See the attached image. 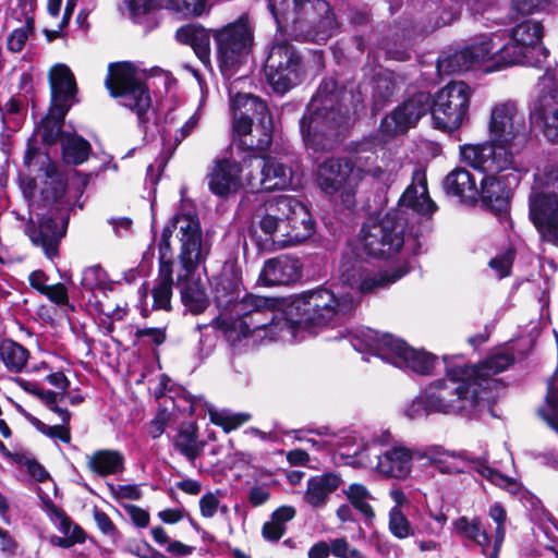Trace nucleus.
Listing matches in <instances>:
<instances>
[{
	"instance_id": "nucleus-1",
	"label": "nucleus",
	"mask_w": 558,
	"mask_h": 558,
	"mask_svg": "<svg viewBox=\"0 0 558 558\" xmlns=\"http://www.w3.org/2000/svg\"><path fill=\"white\" fill-rule=\"evenodd\" d=\"M408 272L405 263L388 275L375 270L365 260L345 259L340 266L342 284L304 292L293 298L283 312L277 310L276 322L281 328L274 340L292 339L298 328L312 329L341 322L354 307L355 294L373 292Z\"/></svg>"
},
{
	"instance_id": "nucleus-2",
	"label": "nucleus",
	"mask_w": 558,
	"mask_h": 558,
	"mask_svg": "<svg viewBox=\"0 0 558 558\" xmlns=\"http://www.w3.org/2000/svg\"><path fill=\"white\" fill-rule=\"evenodd\" d=\"M213 290L218 315L210 326L233 353L252 351L280 333L276 300L248 293L242 295L241 276L233 267L223 268L215 278Z\"/></svg>"
},
{
	"instance_id": "nucleus-3",
	"label": "nucleus",
	"mask_w": 558,
	"mask_h": 558,
	"mask_svg": "<svg viewBox=\"0 0 558 558\" xmlns=\"http://www.w3.org/2000/svg\"><path fill=\"white\" fill-rule=\"evenodd\" d=\"M446 379L430 384L424 393L433 413L452 414L476 408L488 400L486 390L497 387L493 377L514 361L511 353L498 350L476 366H469L461 355H444Z\"/></svg>"
},
{
	"instance_id": "nucleus-4",
	"label": "nucleus",
	"mask_w": 558,
	"mask_h": 558,
	"mask_svg": "<svg viewBox=\"0 0 558 558\" xmlns=\"http://www.w3.org/2000/svg\"><path fill=\"white\" fill-rule=\"evenodd\" d=\"M488 131L487 142L461 147L463 161L478 171L517 169L514 154L526 144L530 136L525 113L514 101L496 104L490 111Z\"/></svg>"
},
{
	"instance_id": "nucleus-5",
	"label": "nucleus",
	"mask_w": 558,
	"mask_h": 558,
	"mask_svg": "<svg viewBox=\"0 0 558 558\" xmlns=\"http://www.w3.org/2000/svg\"><path fill=\"white\" fill-rule=\"evenodd\" d=\"M173 228H178L181 242L179 255L183 274L178 275L181 303L192 315H199L209 306V298L204 282L195 278V268L205 262L210 247L203 240L196 207L190 201L181 203L179 211L173 217Z\"/></svg>"
},
{
	"instance_id": "nucleus-6",
	"label": "nucleus",
	"mask_w": 558,
	"mask_h": 558,
	"mask_svg": "<svg viewBox=\"0 0 558 558\" xmlns=\"http://www.w3.org/2000/svg\"><path fill=\"white\" fill-rule=\"evenodd\" d=\"M348 122V110L338 101L336 81L324 80L300 122L305 146L315 153L332 149Z\"/></svg>"
},
{
	"instance_id": "nucleus-7",
	"label": "nucleus",
	"mask_w": 558,
	"mask_h": 558,
	"mask_svg": "<svg viewBox=\"0 0 558 558\" xmlns=\"http://www.w3.org/2000/svg\"><path fill=\"white\" fill-rule=\"evenodd\" d=\"M268 8L278 27L296 40L325 43L337 28L326 0H268Z\"/></svg>"
},
{
	"instance_id": "nucleus-8",
	"label": "nucleus",
	"mask_w": 558,
	"mask_h": 558,
	"mask_svg": "<svg viewBox=\"0 0 558 558\" xmlns=\"http://www.w3.org/2000/svg\"><path fill=\"white\" fill-rule=\"evenodd\" d=\"M350 342L361 353H371L399 368L411 369L421 375L429 374L437 362L435 355L410 348L401 339L371 328L356 329L350 335Z\"/></svg>"
},
{
	"instance_id": "nucleus-9",
	"label": "nucleus",
	"mask_w": 558,
	"mask_h": 558,
	"mask_svg": "<svg viewBox=\"0 0 558 558\" xmlns=\"http://www.w3.org/2000/svg\"><path fill=\"white\" fill-rule=\"evenodd\" d=\"M504 32H493L474 36L464 47L438 58L437 69L447 74L468 71L473 66L485 65L488 72L499 71L511 65L506 58Z\"/></svg>"
},
{
	"instance_id": "nucleus-10",
	"label": "nucleus",
	"mask_w": 558,
	"mask_h": 558,
	"mask_svg": "<svg viewBox=\"0 0 558 558\" xmlns=\"http://www.w3.org/2000/svg\"><path fill=\"white\" fill-rule=\"evenodd\" d=\"M111 96L119 98L120 104L137 116L140 128L148 130L156 124V113L147 86L138 78L135 66L130 62L109 65L105 80Z\"/></svg>"
},
{
	"instance_id": "nucleus-11",
	"label": "nucleus",
	"mask_w": 558,
	"mask_h": 558,
	"mask_svg": "<svg viewBox=\"0 0 558 558\" xmlns=\"http://www.w3.org/2000/svg\"><path fill=\"white\" fill-rule=\"evenodd\" d=\"M219 68L227 81L246 64L254 44V27L247 15L215 31Z\"/></svg>"
},
{
	"instance_id": "nucleus-12",
	"label": "nucleus",
	"mask_w": 558,
	"mask_h": 558,
	"mask_svg": "<svg viewBox=\"0 0 558 558\" xmlns=\"http://www.w3.org/2000/svg\"><path fill=\"white\" fill-rule=\"evenodd\" d=\"M529 217L541 238L558 246V173H536L529 196Z\"/></svg>"
},
{
	"instance_id": "nucleus-13",
	"label": "nucleus",
	"mask_w": 558,
	"mask_h": 558,
	"mask_svg": "<svg viewBox=\"0 0 558 558\" xmlns=\"http://www.w3.org/2000/svg\"><path fill=\"white\" fill-rule=\"evenodd\" d=\"M365 165L361 155L352 158H330L319 165L317 181L329 195L338 194L348 208L355 204V194L363 181Z\"/></svg>"
},
{
	"instance_id": "nucleus-14",
	"label": "nucleus",
	"mask_w": 558,
	"mask_h": 558,
	"mask_svg": "<svg viewBox=\"0 0 558 558\" xmlns=\"http://www.w3.org/2000/svg\"><path fill=\"white\" fill-rule=\"evenodd\" d=\"M488 517L494 526L484 524L480 517L466 515L454 520L452 526L456 534L481 547L484 555L497 558L506 536L507 512L500 504L495 502L489 506Z\"/></svg>"
},
{
	"instance_id": "nucleus-15",
	"label": "nucleus",
	"mask_w": 558,
	"mask_h": 558,
	"mask_svg": "<svg viewBox=\"0 0 558 558\" xmlns=\"http://www.w3.org/2000/svg\"><path fill=\"white\" fill-rule=\"evenodd\" d=\"M472 88L462 81L451 82L433 97L429 109L435 129L454 132L469 121Z\"/></svg>"
},
{
	"instance_id": "nucleus-16",
	"label": "nucleus",
	"mask_w": 558,
	"mask_h": 558,
	"mask_svg": "<svg viewBox=\"0 0 558 558\" xmlns=\"http://www.w3.org/2000/svg\"><path fill=\"white\" fill-rule=\"evenodd\" d=\"M404 220L396 211L385 216H372L363 225L360 232V244L363 251L374 257H389L404 243Z\"/></svg>"
},
{
	"instance_id": "nucleus-17",
	"label": "nucleus",
	"mask_w": 558,
	"mask_h": 558,
	"mask_svg": "<svg viewBox=\"0 0 558 558\" xmlns=\"http://www.w3.org/2000/svg\"><path fill=\"white\" fill-rule=\"evenodd\" d=\"M264 72L272 89L283 94L301 83L305 74V64L293 45L278 41L269 50Z\"/></svg>"
},
{
	"instance_id": "nucleus-18",
	"label": "nucleus",
	"mask_w": 558,
	"mask_h": 558,
	"mask_svg": "<svg viewBox=\"0 0 558 558\" xmlns=\"http://www.w3.org/2000/svg\"><path fill=\"white\" fill-rule=\"evenodd\" d=\"M543 26L534 20H525L515 25L506 41V58L511 65L541 66L548 57L542 45Z\"/></svg>"
},
{
	"instance_id": "nucleus-19",
	"label": "nucleus",
	"mask_w": 558,
	"mask_h": 558,
	"mask_svg": "<svg viewBox=\"0 0 558 558\" xmlns=\"http://www.w3.org/2000/svg\"><path fill=\"white\" fill-rule=\"evenodd\" d=\"M429 456L438 464L441 472L461 473L470 468L490 483L507 489L512 495H517L520 492V485L517 481L492 469L484 460L469 458L463 451L449 452L440 447H435L429 450Z\"/></svg>"
},
{
	"instance_id": "nucleus-20",
	"label": "nucleus",
	"mask_w": 558,
	"mask_h": 558,
	"mask_svg": "<svg viewBox=\"0 0 558 558\" xmlns=\"http://www.w3.org/2000/svg\"><path fill=\"white\" fill-rule=\"evenodd\" d=\"M538 95L531 118L542 125L544 136L558 143V70L547 69L537 83Z\"/></svg>"
},
{
	"instance_id": "nucleus-21",
	"label": "nucleus",
	"mask_w": 558,
	"mask_h": 558,
	"mask_svg": "<svg viewBox=\"0 0 558 558\" xmlns=\"http://www.w3.org/2000/svg\"><path fill=\"white\" fill-rule=\"evenodd\" d=\"M414 451L403 446H393L385 451L376 445L365 447L357 453V462L364 468L375 470L388 478L403 480L412 471Z\"/></svg>"
},
{
	"instance_id": "nucleus-22",
	"label": "nucleus",
	"mask_w": 558,
	"mask_h": 558,
	"mask_svg": "<svg viewBox=\"0 0 558 558\" xmlns=\"http://www.w3.org/2000/svg\"><path fill=\"white\" fill-rule=\"evenodd\" d=\"M250 81V77L243 73L230 80L228 84L232 134H243L250 122L270 116L267 104L263 99L242 90Z\"/></svg>"
},
{
	"instance_id": "nucleus-23",
	"label": "nucleus",
	"mask_w": 558,
	"mask_h": 558,
	"mask_svg": "<svg viewBox=\"0 0 558 558\" xmlns=\"http://www.w3.org/2000/svg\"><path fill=\"white\" fill-rule=\"evenodd\" d=\"M245 163L250 170L244 181L252 190H284L291 185L292 170L275 157H253Z\"/></svg>"
},
{
	"instance_id": "nucleus-24",
	"label": "nucleus",
	"mask_w": 558,
	"mask_h": 558,
	"mask_svg": "<svg viewBox=\"0 0 558 558\" xmlns=\"http://www.w3.org/2000/svg\"><path fill=\"white\" fill-rule=\"evenodd\" d=\"M428 109L429 94L417 93L386 116L379 131L387 138L404 134L417 123Z\"/></svg>"
},
{
	"instance_id": "nucleus-25",
	"label": "nucleus",
	"mask_w": 558,
	"mask_h": 558,
	"mask_svg": "<svg viewBox=\"0 0 558 558\" xmlns=\"http://www.w3.org/2000/svg\"><path fill=\"white\" fill-rule=\"evenodd\" d=\"M289 196L280 195L267 199L255 213L253 222L257 223L265 235L269 236L275 244L278 240L286 239V211L289 207Z\"/></svg>"
},
{
	"instance_id": "nucleus-26",
	"label": "nucleus",
	"mask_w": 558,
	"mask_h": 558,
	"mask_svg": "<svg viewBox=\"0 0 558 558\" xmlns=\"http://www.w3.org/2000/svg\"><path fill=\"white\" fill-rule=\"evenodd\" d=\"M175 228H173V220L168 223L161 234L159 250H160V267L159 274L151 290L153 308L155 310H171L172 298V263L166 262L165 257L170 251V238Z\"/></svg>"
},
{
	"instance_id": "nucleus-27",
	"label": "nucleus",
	"mask_w": 558,
	"mask_h": 558,
	"mask_svg": "<svg viewBox=\"0 0 558 558\" xmlns=\"http://www.w3.org/2000/svg\"><path fill=\"white\" fill-rule=\"evenodd\" d=\"M290 209L286 211V239L278 240L279 247L302 243L314 232V222L307 207L296 198L289 196Z\"/></svg>"
},
{
	"instance_id": "nucleus-28",
	"label": "nucleus",
	"mask_w": 558,
	"mask_h": 558,
	"mask_svg": "<svg viewBox=\"0 0 558 558\" xmlns=\"http://www.w3.org/2000/svg\"><path fill=\"white\" fill-rule=\"evenodd\" d=\"M51 106L53 112L64 118L76 93V82L71 69L64 63L54 64L49 71Z\"/></svg>"
},
{
	"instance_id": "nucleus-29",
	"label": "nucleus",
	"mask_w": 558,
	"mask_h": 558,
	"mask_svg": "<svg viewBox=\"0 0 558 558\" xmlns=\"http://www.w3.org/2000/svg\"><path fill=\"white\" fill-rule=\"evenodd\" d=\"M68 218L64 215L58 217L45 216L40 219L38 229L27 228V234L32 243L40 246L49 259L58 256V246L65 235Z\"/></svg>"
},
{
	"instance_id": "nucleus-30",
	"label": "nucleus",
	"mask_w": 558,
	"mask_h": 558,
	"mask_svg": "<svg viewBox=\"0 0 558 558\" xmlns=\"http://www.w3.org/2000/svg\"><path fill=\"white\" fill-rule=\"evenodd\" d=\"M242 168L239 162L223 158L217 160L208 174L210 191L220 197H228L243 186Z\"/></svg>"
},
{
	"instance_id": "nucleus-31",
	"label": "nucleus",
	"mask_w": 558,
	"mask_h": 558,
	"mask_svg": "<svg viewBox=\"0 0 558 558\" xmlns=\"http://www.w3.org/2000/svg\"><path fill=\"white\" fill-rule=\"evenodd\" d=\"M302 265L295 257L280 255L265 262L259 280L265 286L289 284L301 277Z\"/></svg>"
},
{
	"instance_id": "nucleus-32",
	"label": "nucleus",
	"mask_w": 558,
	"mask_h": 558,
	"mask_svg": "<svg viewBox=\"0 0 558 558\" xmlns=\"http://www.w3.org/2000/svg\"><path fill=\"white\" fill-rule=\"evenodd\" d=\"M399 206L411 208L414 213L428 218L437 210V205L428 195L427 180L424 172L420 170L413 172L412 183L402 194Z\"/></svg>"
},
{
	"instance_id": "nucleus-33",
	"label": "nucleus",
	"mask_w": 558,
	"mask_h": 558,
	"mask_svg": "<svg viewBox=\"0 0 558 558\" xmlns=\"http://www.w3.org/2000/svg\"><path fill=\"white\" fill-rule=\"evenodd\" d=\"M342 483L339 474L327 472L308 478L304 500L314 508H322L327 504L329 496Z\"/></svg>"
},
{
	"instance_id": "nucleus-34",
	"label": "nucleus",
	"mask_w": 558,
	"mask_h": 558,
	"mask_svg": "<svg viewBox=\"0 0 558 558\" xmlns=\"http://www.w3.org/2000/svg\"><path fill=\"white\" fill-rule=\"evenodd\" d=\"M442 187L448 195L456 196L462 203H474L478 197L475 179L464 168H454L444 179Z\"/></svg>"
},
{
	"instance_id": "nucleus-35",
	"label": "nucleus",
	"mask_w": 558,
	"mask_h": 558,
	"mask_svg": "<svg viewBox=\"0 0 558 558\" xmlns=\"http://www.w3.org/2000/svg\"><path fill=\"white\" fill-rule=\"evenodd\" d=\"M179 43L189 45L204 65L210 63V36L206 28L197 24H186L175 32Z\"/></svg>"
},
{
	"instance_id": "nucleus-36",
	"label": "nucleus",
	"mask_w": 558,
	"mask_h": 558,
	"mask_svg": "<svg viewBox=\"0 0 558 558\" xmlns=\"http://www.w3.org/2000/svg\"><path fill=\"white\" fill-rule=\"evenodd\" d=\"M233 137L246 149H267L272 141L271 116L250 122L243 134H233Z\"/></svg>"
},
{
	"instance_id": "nucleus-37",
	"label": "nucleus",
	"mask_w": 558,
	"mask_h": 558,
	"mask_svg": "<svg viewBox=\"0 0 558 558\" xmlns=\"http://www.w3.org/2000/svg\"><path fill=\"white\" fill-rule=\"evenodd\" d=\"M87 468L99 476L116 475L124 470V456L112 449H99L87 457Z\"/></svg>"
},
{
	"instance_id": "nucleus-38",
	"label": "nucleus",
	"mask_w": 558,
	"mask_h": 558,
	"mask_svg": "<svg viewBox=\"0 0 558 558\" xmlns=\"http://www.w3.org/2000/svg\"><path fill=\"white\" fill-rule=\"evenodd\" d=\"M365 170L363 171V181L371 180L374 184L381 187H389L397 179L401 165L395 159L380 160V165H374L371 156H362Z\"/></svg>"
},
{
	"instance_id": "nucleus-39",
	"label": "nucleus",
	"mask_w": 558,
	"mask_h": 558,
	"mask_svg": "<svg viewBox=\"0 0 558 558\" xmlns=\"http://www.w3.org/2000/svg\"><path fill=\"white\" fill-rule=\"evenodd\" d=\"M486 175L481 181V196L483 203L495 211L506 209L509 203V190L497 179L494 174L496 172H486Z\"/></svg>"
},
{
	"instance_id": "nucleus-40",
	"label": "nucleus",
	"mask_w": 558,
	"mask_h": 558,
	"mask_svg": "<svg viewBox=\"0 0 558 558\" xmlns=\"http://www.w3.org/2000/svg\"><path fill=\"white\" fill-rule=\"evenodd\" d=\"M173 447L194 465L204 449V442L198 440L195 426L186 424L182 425L174 436Z\"/></svg>"
},
{
	"instance_id": "nucleus-41",
	"label": "nucleus",
	"mask_w": 558,
	"mask_h": 558,
	"mask_svg": "<svg viewBox=\"0 0 558 558\" xmlns=\"http://www.w3.org/2000/svg\"><path fill=\"white\" fill-rule=\"evenodd\" d=\"M62 158L68 165H82L90 154V144L76 134H65L61 137Z\"/></svg>"
},
{
	"instance_id": "nucleus-42",
	"label": "nucleus",
	"mask_w": 558,
	"mask_h": 558,
	"mask_svg": "<svg viewBox=\"0 0 558 558\" xmlns=\"http://www.w3.org/2000/svg\"><path fill=\"white\" fill-rule=\"evenodd\" d=\"M399 87V82L393 72L381 69L375 75L372 85L373 99L376 106H383L388 101Z\"/></svg>"
},
{
	"instance_id": "nucleus-43",
	"label": "nucleus",
	"mask_w": 558,
	"mask_h": 558,
	"mask_svg": "<svg viewBox=\"0 0 558 558\" xmlns=\"http://www.w3.org/2000/svg\"><path fill=\"white\" fill-rule=\"evenodd\" d=\"M0 359L10 372L21 373L26 366L28 351L17 342L7 339L0 343Z\"/></svg>"
},
{
	"instance_id": "nucleus-44",
	"label": "nucleus",
	"mask_w": 558,
	"mask_h": 558,
	"mask_svg": "<svg viewBox=\"0 0 558 558\" xmlns=\"http://www.w3.org/2000/svg\"><path fill=\"white\" fill-rule=\"evenodd\" d=\"M344 494L351 505L366 519L374 518V510L369 504V501L373 499V496L364 485L353 483L349 485V487L344 490Z\"/></svg>"
},
{
	"instance_id": "nucleus-45",
	"label": "nucleus",
	"mask_w": 558,
	"mask_h": 558,
	"mask_svg": "<svg viewBox=\"0 0 558 558\" xmlns=\"http://www.w3.org/2000/svg\"><path fill=\"white\" fill-rule=\"evenodd\" d=\"M388 530L398 539H405L415 534L412 523L398 507H392L389 511Z\"/></svg>"
},
{
	"instance_id": "nucleus-46",
	"label": "nucleus",
	"mask_w": 558,
	"mask_h": 558,
	"mask_svg": "<svg viewBox=\"0 0 558 558\" xmlns=\"http://www.w3.org/2000/svg\"><path fill=\"white\" fill-rule=\"evenodd\" d=\"M207 0H163L162 8L183 17L199 16L206 11Z\"/></svg>"
},
{
	"instance_id": "nucleus-47",
	"label": "nucleus",
	"mask_w": 558,
	"mask_h": 558,
	"mask_svg": "<svg viewBox=\"0 0 558 558\" xmlns=\"http://www.w3.org/2000/svg\"><path fill=\"white\" fill-rule=\"evenodd\" d=\"M63 119L53 112V106H51L49 116L41 122L39 132L43 141L47 144H54L60 141L62 135L66 133L62 132Z\"/></svg>"
},
{
	"instance_id": "nucleus-48",
	"label": "nucleus",
	"mask_w": 558,
	"mask_h": 558,
	"mask_svg": "<svg viewBox=\"0 0 558 558\" xmlns=\"http://www.w3.org/2000/svg\"><path fill=\"white\" fill-rule=\"evenodd\" d=\"M81 286L83 289L89 292H95L96 290L106 291L111 289L106 271L99 266H92L84 269Z\"/></svg>"
},
{
	"instance_id": "nucleus-49",
	"label": "nucleus",
	"mask_w": 558,
	"mask_h": 558,
	"mask_svg": "<svg viewBox=\"0 0 558 558\" xmlns=\"http://www.w3.org/2000/svg\"><path fill=\"white\" fill-rule=\"evenodd\" d=\"M248 413H231L228 411L210 412V421L218 426H221L225 432L229 433L242 424L250 421Z\"/></svg>"
},
{
	"instance_id": "nucleus-50",
	"label": "nucleus",
	"mask_w": 558,
	"mask_h": 558,
	"mask_svg": "<svg viewBox=\"0 0 558 558\" xmlns=\"http://www.w3.org/2000/svg\"><path fill=\"white\" fill-rule=\"evenodd\" d=\"M539 416L558 433V390L549 388L546 405L538 410Z\"/></svg>"
},
{
	"instance_id": "nucleus-51",
	"label": "nucleus",
	"mask_w": 558,
	"mask_h": 558,
	"mask_svg": "<svg viewBox=\"0 0 558 558\" xmlns=\"http://www.w3.org/2000/svg\"><path fill=\"white\" fill-rule=\"evenodd\" d=\"M403 413L409 420L412 421L427 417L433 413L432 409H429V403L424 391H422L411 402L405 404Z\"/></svg>"
},
{
	"instance_id": "nucleus-52",
	"label": "nucleus",
	"mask_w": 558,
	"mask_h": 558,
	"mask_svg": "<svg viewBox=\"0 0 558 558\" xmlns=\"http://www.w3.org/2000/svg\"><path fill=\"white\" fill-rule=\"evenodd\" d=\"M32 423L38 432H40L41 434L49 438L59 439L65 444H69L71 441L70 428L65 424L48 425L38 418H34Z\"/></svg>"
},
{
	"instance_id": "nucleus-53",
	"label": "nucleus",
	"mask_w": 558,
	"mask_h": 558,
	"mask_svg": "<svg viewBox=\"0 0 558 558\" xmlns=\"http://www.w3.org/2000/svg\"><path fill=\"white\" fill-rule=\"evenodd\" d=\"M163 0H125L130 16L137 21L158 7H162Z\"/></svg>"
},
{
	"instance_id": "nucleus-54",
	"label": "nucleus",
	"mask_w": 558,
	"mask_h": 558,
	"mask_svg": "<svg viewBox=\"0 0 558 558\" xmlns=\"http://www.w3.org/2000/svg\"><path fill=\"white\" fill-rule=\"evenodd\" d=\"M33 29L34 26L26 24L14 28L8 38V48L13 52L22 51Z\"/></svg>"
},
{
	"instance_id": "nucleus-55",
	"label": "nucleus",
	"mask_w": 558,
	"mask_h": 558,
	"mask_svg": "<svg viewBox=\"0 0 558 558\" xmlns=\"http://www.w3.org/2000/svg\"><path fill=\"white\" fill-rule=\"evenodd\" d=\"M409 45L410 41L405 40V38H403L401 43H398L397 39H392L386 43L384 49L388 59L407 61L410 59Z\"/></svg>"
},
{
	"instance_id": "nucleus-56",
	"label": "nucleus",
	"mask_w": 558,
	"mask_h": 558,
	"mask_svg": "<svg viewBox=\"0 0 558 558\" xmlns=\"http://www.w3.org/2000/svg\"><path fill=\"white\" fill-rule=\"evenodd\" d=\"M331 555L337 558H366L359 549L352 547L344 537L331 541Z\"/></svg>"
},
{
	"instance_id": "nucleus-57",
	"label": "nucleus",
	"mask_w": 558,
	"mask_h": 558,
	"mask_svg": "<svg viewBox=\"0 0 558 558\" xmlns=\"http://www.w3.org/2000/svg\"><path fill=\"white\" fill-rule=\"evenodd\" d=\"M36 8L35 0H17V7L13 9V20L22 24L34 26L33 13Z\"/></svg>"
},
{
	"instance_id": "nucleus-58",
	"label": "nucleus",
	"mask_w": 558,
	"mask_h": 558,
	"mask_svg": "<svg viewBox=\"0 0 558 558\" xmlns=\"http://www.w3.org/2000/svg\"><path fill=\"white\" fill-rule=\"evenodd\" d=\"M122 507L136 527L145 529L149 525L150 515L145 509L131 504L122 505Z\"/></svg>"
},
{
	"instance_id": "nucleus-59",
	"label": "nucleus",
	"mask_w": 558,
	"mask_h": 558,
	"mask_svg": "<svg viewBox=\"0 0 558 558\" xmlns=\"http://www.w3.org/2000/svg\"><path fill=\"white\" fill-rule=\"evenodd\" d=\"M513 253L507 251L500 256H497L489 262V266L494 269L499 278L507 277L512 266Z\"/></svg>"
},
{
	"instance_id": "nucleus-60",
	"label": "nucleus",
	"mask_w": 558,
	"mask_h": 558,
	"mask_svg": "<svg viewBox=\"0 0 558 558\" xmlns=\"http://www.w3.org/2000/svg\"><path fill=\"white\" fill-rule=\"evenodd\" d=\"M220 507V500L215 493H206L199 499V510L202 517L206 519L213 518Z\"/></svg>"
},
{
	"instance_id": "nucleus-61",
	"label": "nucleus",
	"mask_w": 558,
	"mask_h": 558,
	"mask_svg": "<svg viewBox=\"0 0 558 558\" xmlns=\"http://www.w3.org/2000/svg\"><path fill=\"white\" fill-rule=\"evenodd\" d=\"M129 553L138 558H167L163 554L156 550L147 542H135L129 546Z\"/></svg>"
},
{
	"instance_id": "nucleus-62",
	"label": "nucleus",
	"mask_w": 558,
	"mask_h": 558,
	"mask_svg": "<svg viewBox=\"0 0 558 558\" xmlns=\"http://www.w3.org/2000/svg\"><path fill=\"white\" fill-rule=\"evenodd\" d=\"M94 520L101 533L109 535L112 538H117L119 536V532L116 525L106 512L95 509Z\"/></svg>"
},
{
	"instance_id": "nucleus-63",
	"label": "nucleus",
	"mask_w": 558,
	"mask_h": 558,
	"mask_svg": "<svg viewBox=\"0 0 558 558\" xmlns=\"http://www.w3.org/2000/svg\"><path fill=\"white\" fill-rule=\"evenodd\" d=\"M43 295L57 305H66L69 303L68 290L63 283L49 286Z\"/></svg>"
},
{
	"instance_id": "nucleus-64",
	"label": "nucleus",
	"mask_w": 558,
	"mask_h": 558,
	"mask_svg": "<svg viewBox=\"0 0 558 558\" xmlns=\"http://www.w3.org/2000/svg\"><path fill=\"white\" fill-rule=\"evenodd\" d=\"M137 340L146 339L148 343L161 344L166 339L163 328H137L135 331Z\"/></svg>"
}]
</instances>
